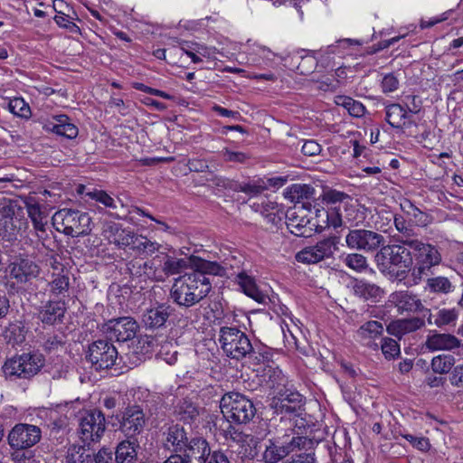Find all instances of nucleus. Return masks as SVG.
Here are the masks:
<instances>
[{
    "label": "nucleus",
    "instance_id": "51",
    "mask_svg": "<svg viewBox=\"0 0 463 463\" xmlns=\"http://www.w3.org/2000/svg\"><path fill=\"white\" fill-rule=\"evenodd\" d=\"M8 109L15 116L29 118L31 117L30 106L22 98H14L8 103Z\"/></svg>",
    "mask_w": 463,
    "mask_h": 463
},
{
    "label": "nucleus",
    "instance_id": "63",
    "mask_svg": "<svg viewBox=\"0 0 463 463\" xmlns=\"http://www.w3.org/2000/svg\"><path fill=\"white\" fill-rule=\"evenodd\" d=\"M316 458L314 453H299L293 455L282 463H316Z\"/></svg>",
    "mask_w": 463,
    "mask_h": 463
},
{
    "label": "nucleus",
    "instance_id": "34",
    "mask_svg": "<svg viewBox=\"0 0 463 463\" xmlns=\"http://www.w3.org/2000/svg\"><path fill=\"white\" fill-rule=\"evenodd\" d=\"M2 335L8 345L14 346L25 341L26 329L21 321L15 320L5 327Z\"/></svg>",
    "mask_w": 463,
    "mask_h": 463
},
{
    "label": "nucleus",
    "instance_id": "33",
    "mask_svg": "<svg viewBox=\"0 0 463 463\" xmlns=\"http://www.w3.org/2000/svg\"><path fill=\"white\" fill-rule=\"evenodd\" d=\"M24 204L33 228L37 232V236L43 239L39 232H45V225L47 224L45 214L42 212L40 204L33 202L32 199L25 200Z\"/></svg>",
    "mask_w": 463,
    "mask_h": 463
},
{
    "label": "nucleus",
    "instance_id": "1",
    "mask_svg": "<svg viewBox=\"0 0 463 463\" xmlns=\"http://www.w3.org/2000/svg\"><path fill=\"white\" fill-rule=\"evenodd\" d=\"M190 266L194 269L177 278L170 291L173 301L184 307H193L206 298L212 289L209 275H226L225 268L216 261L194 257Z\"/></svg>",
    "mask_w": 463,
    "mask_h": 463
},
{
    "label": "nucleus",
    "instance_id": "5",
    "mask_svg": "<svg viewBox=\"0 0 463 463\" xmlns=\"http://www.w3.org/2000/svg\"><path fill=\"white\" fill-rule=\"evenodd\" d=\"M45 359L36 352L24 353L5 361L3 365L5 375L11 379H31L44 365Z\"/></svg>",
    "mask_w": 463,
    "mask_h": 463
},
{
    "label": "nucleus",
    "instance_id": "24",
    "mask_svg": "<svg viewBox=\"0 0 463 463\" xmlns=\"http://www.w3.org/2000/svg\"><path fill=\"white\" fill-rule=\"evenodd\" d=\"M65 310L63 302L50 300L41 307L38 317L43 324L54 325L62 320Z\"/></svg>",
    "mask_w": 463,
    "mask_h": 463
},
{
    "label": "nucleus",
    "instance_id": "13",
    "mask_svg": "<svg viewBox=\"0 0 463 463\" xmlns=\"http://www.w3.org/2000/svg\"><path fill=\"white\" fill-rule=\"evenodd\" d=\"M119 422V430L128 439H136L135 437L143 431L146 415L139 406H128L123 411Z\"/></svg>",
    "mask_w": 463,
    "mask_h": 463
},
{
    "label": "nucleus",
    "instance_id": "8",
    "mask_svg": "<svg viewBox=\"0 0 463 463\" xmlns=\"http://www.w3.org/2000/svg\"><path fill=\"white\" fill-rule=\"evenodd\" d=\"M106 430L105 415L99 410L85 411L79 420V434L85 444L99 441Z\"/></svg>",
    "mask_w": 463,
    "mask_h": 463
},
{
    "label": "nucleus",
    "instance_id": "28",
    "mask_svg": "<svg viewBox=\"0 0 463 463\" xmlns=\"http://www.w3.org/2000/svg\"><path fill=\"white\" fill-rule=\"evenodd\" d=\"M425 325L424 319L420 317H411L398 319L392 322L387 330L391 335L402 337L403 335L414 332Z\"/></svg>",
    "mask_w": 463,
    "mask_h": 463
},
{
    "label": "nucleus",
    "instance_id": "53",
    "mask_svg": "<svg viewBox=\"0 0 463 463\" xmlns=\"http://www.w3.org/2000/svg\"><path fill=\"white\" fill-rule=\"evenodd\" d=\"M250 207L254 212L260 213L264 217L266 214L273 211H277L279 204L276 202L271 201L269 198L264 197L258 202H254Z\"/></svg>",
    "mask_w": 463,
    "mask_h": 463
},
{
    "label": "nucleus",
    "instance_id": "22",
    "mask_svg": "<svg viewBox=\"0 0 463 463\" xmlns=\"http://www.w3.org/2000/svg\"><path fill=\"white\" fill-rule=\"evenodd\" d=\"M383 333V326L381 322L371 320L363 324L356 334L364 345L373 350H377L379 345L375 342Z\"/></svg>",
    "mask_w": 463,
    "mask_h": 463
},
{
    "label": "nucleus",
    "instance_id": "61",
    "mask_svg": "<svg viewBox=\"0 0 463 463\" xmlns=\"http://www.w3.org/2000/svg\"><path fill=\"white\" fill-rule=\"evenodd\" d=\"M402 437L419 450L428 451L430 448V440L428 438L415 437L411 434H405L402 435Z\"/></svg>",
    "mask_w": 463,
    "mask_h": 463
},
{
    "label": "nucleus",
    "instance_id": "20",
    "mask_svg": "<svg viewBox=\"0 0 463 463\" xmlns=\"http://www.w3.org/2000/svg\"><path fill=\"white\" fill-rule=\"evenodd\" d=\"M385 120L392 128L399 130H404L415 125L411 113L400 103L385 106Z\"/></svg>",
    "mask_w": 463,
    "mask_h": 463
},
{
    "label": "nucleus",
    "instance_id": "25",
    "mask_svg": "<svg viewBox=\"0 0 463 463\" xmlns=\"http://www.w3.org/2000/svg\"><path fill=\"white\" fill-rule=\"evenodd\" d=\"M224 437L227 440L241 447L244 457L249 458V456L251 455V449L250 448L256 445V440L252 436L241 431L240 429L231 424H229L227 429L224 430Z\"/></svg>",
    "mask_w": 463,
    "mask_h": 463
},
{
    "label": "nucleus",
    "instance_id": "47",
    "mask_svg": "<svg viewBox=\"0 0 463 463\" xmlns=\"http://www.w3.org/2000/svg\"><path fill=\"white\" fill-rule=\"evenodd\" d=\"M150 263L151 259L146 261H131L128 264V269L132 275L153 280L152 273L154 269H152Z\"/></svg>",
    "mask_w": 463,
    "mask_h": 463
},
{
    "label": "nucleus",
    "instance_id": "37",
    "mask_svg": "<svg viewBox=\"0 0 463 463\" xmlns=\"http://www.w3.org/2000/svg\"><path fill=\"white\" fill-rule=\"evenodd\" d=\"M50 292L56 297H65L70 288V278L68 271H64L63 269L60 273H53L52 280L48 283Z\"/></svg>",
    "mask_w": 463,
    "mask_h": 463
},
{
    "label": "nucleus",
    "instance_id": "18",
    "mask_svg": "<svg viewBox=\"0 0 463 463\" xmlns=\"http://www.w3.org/2000/svg\"><path fill=\"white\" fill-rule=\"evenodd\" d=\"M212 453L210 445L205 439L193 437L181 456L185 463H206Z\"/></svg>",
    "mask_w": 463,
    "mask_h": 463
},
{
    "label": "nucleus",
    "instance_id": "21",
    "mask_svg": "<svg viewBox=\"0 0 463 463\" xmlns=\"http://www.w3.org/2000/svg\"><path fill=\"white\" fill-rule=\"evenodd\" d=\"M406 245L416 252V260L420 264L432 268L441 261L439 250L429 243H424L420 240L407 241Z\"/></svg>",
    "mask_w": 463,
    "mask_h": 463
},
{
    "label": "nucleus",
    "instance_id": "42",
    "mask_svg": "<svg viewBox=\"0 0 463 463\" xmlns=\"http://www.w3.org/2000/svg\"><path fill=\"white\" fill-rule=\"evenodd\" d=\"M93 456L83 446L72 445L66 455V463H92Z\"/></svg>",
    "mask_w": 463,
    "mask_h": 463
},
{
    "label": "nucleus",
    "instance_id": "44",
    "mask_svg": "<svg viewBox=\"0 0 463 463\" xmlns=\"http://www.w3.org/2000/svg\"><path fill=\"white\" fill-rule=\"evenodd\" d=\"M339 238L336 236H331L318 241L315 246L316 250L321 260L326 258L331 257L337 249Z\"/></svg>",
    "mask_w": 463,
    "mask_h": 463
},
{
    "label": "nucleus",
    "instance_id": "59",
    "mask_svg": "<svg viewBox=\"0 0 463 463\" xmlns=\"http://www.w3.org/2000/svg\"><path fill=\"white\" fill-rule=\"evenodd\" d=\"M289 193L293 200H298L299 198L307 199L312 196L314 188L307 184H294L291 186Z\"/></svg>",
    "mask_w": 463,
    "mask_h": 463
},
{
    "label": "nucleus",
    "instance_id": "40",
    "mask_svg": "<svg viewBox=\"0 0 463 463\" xmlns=\"http://www.w3.org/2000/svg\"><path fill=\"white\" fill-rule=\"evenodd\" d=\"M110 232L117 235L114 239V243L119 248L131 247L134 250L138 235L130 231L120 230L118 224H112L109 226Z\"/></svg>",
    "mask_w": 463,
    "mask_h": 463
},
{
    "label": "nucleus",
    "instance_id": "29",
    "mask_svg": "<svg viewBox=\"0 0 463 463\" xmlns=\"http://www.w3.org/2000/svg\"><path fill=\"white\" fill-rule=\"evenodd\" d=\"M174 413L176 418L184 423L194 422L200 414L199 406L190 398H184L175 405Z\"/></svg>",
    "mask_w": 463,
    "mask_h": 463
},
{
    "label": "nucleus",
    "instance_id": "2",
    "mask_svg": "<svg viewBox=\"0 0 463 463\" xmlns=\"http://www.w3.org/2000/svg\"><path fill=\"white\" fill-rule=\"evenodd\" d=\"M311 445L312 440L310 439L301 436L295 430L290 429L289 432L267 440L262 453V460L265 463H278L290 453Z\"/></svg>",
    "mask_w": 463,
    "mask_h": 463
},
{
    "label": "nucleus",
    "instance_id": "26",
    "mask_svg": "<svg viewBox=\"0 0 463 463\" xmlns=\"http://www.w3.org/2000/svg\"><path fill=\"white\" fill-rule=\"evenodd\" d=\"M53 122L46 125L48 130L69 139L75 138L78 136V128L70 121L68 116L64 114L57 115L53 117Z\"/></svg>",
    "mask_w": 463,
    "mask_h": 463
},
{
    "label": "nucleus",
    "instance_id": "58",
    "mask_svg": "<svg viewBox=\"0 0 463 463\" xmlns=\"http://www.w3.org/2000/svg\"><path fill=\"white\" fill-rule=\"evenodd\" d=\"M349 196L342 192H338L335 190H330L323 194V201L330 206H340V203H343L345 199H348Z\"/></svg>",
    "mask_w": 463,
    "mask_h": 463
},
{
    "label": "nucleus",
    "instance_id": "60",
    "mask_svg": "<svg viewBox=\"0 0 463 463\" xmlns=\"http://www.w3.org/2000/svg\"><path fill=\"white\" fill-rule=\"evenodd\" d=\"M55 23L60 26L68 29L71 33H77L80 32V27L71 21L70 16L62 12H58L54 16Z\"/></svg>",
    "mask_w": 463,
    "mask_h": 463
},
{
    "label": "nucleus",
    "instance_id": "36",
    "mask_svg": "<svg viewBox=\"0 0 463 463\" xmlns=\"http://www.w3.org/2000/svg\"><path fill=\"white\" fill-rule=\"evenodd\" d=\"M394 226L399 232L398 235H394L393 238L396 241L406 245L407 241H419L414 238L415 232L413 226L408 222L402 215H394Z\"/></svg>",
    "mask_w": 463,
    "mask_h": 463
},
{
    "label": "nucleus",
    "instance_id": "17",
    "mask_svg": "<svg viewBox=\"0 0 463 463\" xmlns=\"http://www.w3.org/2000/svg\"><path fill=\"white\" fill-rule=\"evenodd\" d=\"M10 277L17 283L25 284L37 278L41 269L33 260L28 258L15 259L9 265Z\"/></svg>",
    "mask_w": 463,
    "mask_h": 463
},
{
    "label": "nucleus",
    "instance_id": "39",
    "mask_svg": "<svg viewBox=\"0 0 463 463\" xmlns=\"http://www.w3.org/2000/svg\"><path fill=\"white\" fill-rule=\"evenodd\" d=\"M340 260L348 269L358 273L365 272L369 269L367 258L362 253L343 254Z\"/></svg>",
    "mask_w": 463,
    "mask_h": 463
},
{
    "label": "nucleus",
    "instance_id": "46",
    "mask_svg": "<svg viewBox=\"0 0 463 463\" xmlns=\"http://www.w3.org/2000/svg\"><path fill=\"white\" fill-rule=\"evenodd\" d=\"M455 364V358L449 354H440L431 360V369L436 373H447Z\"/></svg>",
    "mask_w": 463,
    "mask_h": 463
},
{
    "label": "nucleus",
    "instance_id": "3",
    "mask_svg": "<svg viewBox=\"0 0 463 463\" xmlns=\"http://www.w3.org/2000/svg\"><path fill=\"white\" fill-rule=\"evenodd\" d=\"M92 220L88 213L72 209H61L52 216V225L59 232L67 236L83 237L92 230Z\"/></svg>",
    "mask_w": 463,
    "mask_h": 463
},
{
    "label": "nucleus",
    "instance_id": "54",
    "mask_svg": "<svg viewBox=\"0 0 463 463\" xmlns=\"http://www.w3.org/2000/svg\"><path fill=\"white\" fill-rule=\"evenodd\" d=\"M382 352L386 359H393L400 354V345L392 338H383L381 344Z\"/></svg>",
    "mask_w": 463,
    "mask_h": 463
},
{
    "label": "nucleus",
    "instance_id": "45",
    "mask_svg": "<svg viewBox=\"0 0 463 463\" xmlns=\"http://www.w3.org/2000/svg\"><path fill=\"white\" fill-rule=\"evenodd\" d=\"M22 210L17 200L5 197L0 199V219L16 217Z\"/></svg>",
    "mask_w": 463,
    "mask_h": 463
},
{
    "label": "nucleus",
    "instance_id": "31",
    "mask_svg": "<svg viewBox=\"0 0 463 463\" xmlns=\"http://www.w3.org/2000/svg\"><path fill=\"white\" fill-rule=\"evenodd\" d=\"M236 279L239 286L247 296L258 303H264L266 301L267 296L258 288L252 277L242 271L237 275Z\"/></svg>",
    "mask_w": 463,
    "mask_h": 463
},
{
    "label": "nucleus",
    "instance_id": "56",
    "mask_svg": "<svg viewBox=\"0 0 463 463\" xmlns=\"http://www.w3.org/2000/svg\"><path fill=\"white\" fill-rule=\"evenodd\" d=\"M221 154L226 162L244 164L250 159L248 154L241 151H232L228 147L223 148Z\"/></svg>",
    "mask_w": 463,
    "mask_h": 463
},
{
    "label": "nucleus",
    "instance_id": "10",
    "mask_svg": "<svg viewBox=\"0 0 463 463\" xmlns=\"http://www.w3.org/2000/svg\"><path fill=\"white\" fill-rule=\"evenodd\" d=\"M118 350L109 340H97L89 345L86 359L95 370L111 368L118 359Z\"/></svg>",
    "mask_w": 463,
    "mask_h": 463
},
{
    "label": "nucleus",
    "instance_id": "52",
    "mask_svg": "<svg viewBox=\"0 0 463 463\" xmlns=\"http://www.w3.org/2000/svg\"><path fill=\"white\" fill-rule=\"evenodd\" d=\"M234 191L245 193L250 196H257L267 189L264 182L254 181L244 184H238L235 187H232Z\"/></svg>",
    "mask_w": 463,
    "mask_h": 463
},
{
    "label": "nucleus",
    "instance_id": "6",
    "mask_svg": "<svg viewBox=\"0 0 463 463\" xmlns=\"http://www.w3.org/2000/svg\"><path fill=\"white\" fill-rule=\"evenodd\" d=\"M219 343L227 356L232 359L241 360L254 354V346L248 335L237 327H221Z\"/></svg>",
    "mask_w": 463,
    "mask_h": 463
},
{
    "label": "nucleus",
    "instance_id": "11",
    "mask_svg": "<svg viewBox=\"0 0 463 463\" xmlns=\"http://www.w3.org/2000/svg\"><path fill=\"white\" fill-rule=\"evenodd\" d=\"M42 430L35 425L18 423L9 432L7 440L11 448L21 450L29 449L41 440Z\"/></svg>",
    "mask_w": 463,
    "mask_h": 463
},
{
    "label": "nucleus",
    "instance_id": "38",
    "mask_svg": "<svg viewBox=\"0 0 463 463\" xmlns=\"http://www.w3.org/2000/svg\"><path fill=\"white\" fill-rule=\"evenodd\" d=\"M426 288L435 294L447 295L454 291L455 286L449 277L436 276L427 279Z\"/></svg>",
    "mask_w": 463,
    "mask_h": 463
},
{
    "label": "nucleus",
    "instance_id": "57",
    "mask_svg": "<svg viewBox=\"0 0 463 463\" xmlns=\"http://www.w3.org/2000/svg\"><path fill=\"white\" fill-rule=\"evenodd\" d=\"M87 195L90 198L94 199L97 202L102 203L106 207L112 208V209L117 208L115 200L109 194H108L105 191L95 189L91 192H88Z\"/></svg>",
    "mask_w": 463,
    "mask_h": 463
},
{
    "label": "nucleus",
    "instance_id": "49",
    "mask_svg": "<svg viewBox=\"0 0 463 463\" xmlns=\"http://www.w3.org/2000/svg\"><path fill=\"white\" fill-rule=\"evenodd\" d=\"M320 215L325 217L323 223L326 224V227L332 226L334 228H337L343 224L340 213V206H330L327 208V210L322 209Z\"/></svg>",
    "mask_w": 463,
    "mask_h": 463
},
{
    "label": "nucleus",
    "instance_id": "4",
    "mask_svg": "<svg viewBox=\"0 0 463 463\" xmlns=\"http://www.w3.org/2000/svg\"><path fill=\"white\" fill-rule=\"evenodd\" d=\"M223 417L229 422L246 424L253 419L256 408L253 402L240 392H227L220 402Z\"/></svg>",
    "mask_w": 463,
    "mask_h": 463
},
{
    "label": "nucleus",
    "instance_id": "35",
    "mask_svg": "<svg viewBox=\"0 0 463 463\" xmlns=\"http://www.w3.org/2000/svg\"><path fill=\"white\" fill-rule=\"evenodd\" d=\"M425 311L429 315L428 323L434 324L438 327L455 325L458 317V312L455 308H442L439 309L435 315H432L430 309H425Z\"/></svg>",
    "mask_w": 463,
    "mask_h": 463
},
{
    "label": "nucleus",
    "instance_id": "62",
    "mask_svg": "<svg viewBox=\"0 0 463 463\" xmlns=\"http://www.w3.org/2000/svg\"><path fill=\"white\" fill-rule=\"evenodd\" d=\"M399 87V80L392 73L386 74L382 80V89L384 93L396 90Z\"/></svg>",
    "mask_w": 463,
    "mask_h": 463
},
{
    "label": "nucleus",
    "instance_id": "50",
    "mask_svg": "<svg viewBox=\"0 0 463 463\" xmlns=\"http://www.w3.org/2000/svg\"><path fill=\"white\" fill-rule=\"evenodd\" d=\"M375 252L374 261L378 269L383 272L387 270L389 273H392L393 270L392 269V265L389 263L390 245L383 244Z\"/></svg>",
    "mask_w": 463,
    "mask_h": 463
},
{
    "label": "nucleus",
    "instance_id": "14",
    "mask_svg": "<svg viewBox=\"0 0 463 463\" xmlns=\"http://www.w3.org/2000/svg\"><path fill=\"white\" fill-rule=\"evenodd\" d=\"M163 437L165 449L175 454H181L193 438L188 437L186 430L180 424L168 426L163 432Z\"/></svg>",
    "mask_w": 463,
    "mask_h": 463
},
{
    "label": "nucleus",
    "instance_id": "19",
    "mask_svg": "<svg viewBox=\"0 0 463 463\" xmlns=\"http://www.w3.org/2000/svg\"><path fill=\"white\" fill-rule=\"evenodd\" d=\"M389 302L397 308L400 314L403 312H420L426 309L421 300L416 295L407 290L392 293L389 297Z\"/></svg>",
    "mask_w": 463,
    "mask_h": 463
},
{
    "label": "nucleus",
    "instance_id": "23",
    "mask_svg": "<svg viewBox=\"0 0 463 463\" xmlns=\"http://www.w3.org/2000/svg\"><path fill=\"white\" fill-rule=\"evenodd\" d=\"M425 345L431 351H453L461 346V341L451 334L434 333L427 336Z\"/></svg>",
    "mask_w": 463,
    "mask_h": 463
},
{
    "label": "nucleus",
    "instance_id": "55",
    "mask_svg": "<svg viewBox=\"0 0 463 463\" xmlns=\"http://www.w3.org/2000/svg\"><path fill=\"white\" fill-rule=\"evenodd\" d=\"M296 260L306 264H316L321 261L315 246L306 247L297 253Z\"/></svg>",
    "mask_w": 463,
    "mask_h": 463
},
{
    "label": "nucleus",
    "instance_id": "30",
    "mask_svg": "<svg viewBox=\"0 0 463 463\" xmlns=\"http://www.w3.org/2000/svg\"><path fill=\"white\" fill-rule=\"evenodd\" d=\"M353 290L355 296L364 300L374 302L378 301L383 293V290L379 286L364 279H355Z\"/></svg>",
    "mask_w": 463,
    "mask_h": 463
},
{
    "label": "nucleus",
    "instance_id": "7",
    "mask_svg": "<svg viewBox=\"0 0 463 463\" xmlns=\"http://www.w3.org/2000/svg\"><path fill=\"white\" fill-rule=\"evenodd\" d=\"M345 244L350 250L373 253L385 244V238L379 232L364 228L349 230Z\"/></svg>",
    "mask_w": 463,
    "mask_h": 463
},
{
    "label": "nucleus",
    "instance_id": "41",
    "mask_svg": "<svg viewBox=\"0 0 463 463\" xmlns=\"http://www.w3.org/2000/svg\"><path fill=\"white\" fill-rule=\"evenodd\" d=\"M162 245L156 241H152L148 238L138 235L134 250L146 258L151 257L156 253H159L162 249Z\"/></svg>",
    "mask_w": 463,
    "mask_h": 463
},
{
    "label": "nucleus",
    "instance_id": "43",
    "mask_svg": "<svg viewBox=\"0 0 463 463\" xmlns=\"http://www.w3.org/2000/svg\"><path fill=\"white\" fill-rule=\"evenodd\" d=\"M335 103L347 109L353 117H362L365 112V107L360 102L348 96H336Z\"/></svg>",
    "mask_w": 463,
    "mask_h": 463
},
{
    "label": "nucleus",
    "instance_id": "12",
    "mask_svg": "<svg viewBox=\"0 0 463 463\" xmlns=\"http://www.w3.org/2000/svg\"><path fill=\"white\" fill-rule=\"evenodd\" d=\"M139 326L131 317H122L109 320L102 326L103 333L110 339L118 342H127L133 339Z\"/></svg>",
    "mask_w": 463,
    "mask_h": 463
},
{
    "label": "nucleus",
    "instance_id": "64",
    "mask_svg": "<svg viewBox=\"0 0 463 463\" xmlns=\"http://www.w3.org/2000/svg\"><path fill=\"white\" fill-rule=\"evenodd\" d=\"M450 383L458 388H463V364L457 365L450 373Z\"/></svg>",
    "mask_w": 463,
    "mask_h": 463
},
{
    "label": "nucleus",
    "instance_id": "32",
    "mask_svg": "<svg viewBox=\"0 0 463 463\" xmlns=\"http://www.w3.org/2000/svg\"><path fill=\"white\" fill-rule=\"evenodd\" d=\"M27 222L16 217L8 219H0V237L7 241L16 240L19 232L23 226L25 227Z\"/></svg>",
    "mask_w": 463,
    "mask_h": 463
},
{
    "label": "nucleus",
    "instance_id": "48",
    "mask_svg": "<svg viewBox=\"0 0 463 463\" xmlns=\"http://www.w3.org/2000/svg\"><path fill=\"white\" fill-rule=\"evenodd\" d=\"M309 223L308 220H305L304 218L301 220H298L297 217H288V221L287 222V227L291 233L296 236L308 237L311 228L307 229V224Z\"/></svg>",
    "mask_w": 463,
    "mask_h": 463
},
{
    "label": "nucleus",
    "instance_id": "9",
    "mask_svg": "<svg viewBox=\"0 0 463 463\" xmlns=\"http://www.w3.org/2000/svg\"><path fill=\"white\" fill-rule=\"evenodd\" d=\"M194 257L192 256L188 260L177 259L161 250L151 259L150 264L152 269H154L152 273L153 280L164 281L166 278L180 273L191 265V260Z\"/></svg>",
    "mask_w": 463,
    "mask_h": 463
},
{
    "label": "nucleus",
    "instance_id": "27",
    "mask_svg": "<svg viewBox=\"0 0 463 463\" xmlns=\"http://www.w3.org/2000/svg\"><path fill=\"white\" fill-rule=\"evenodd\" d=\"M138 448L137 439H128L120 441L114 453L116 463H137Z\"/></svg>",
    "mask_w": 463,
    "mask_h": 463
},
{
    "label": "nucleus",
    "instance_id": "15",
    "mask_svg": "<svg viewBox=\"0 0 463 463\" xmlns=\"http://www.w3.org/2000/svg\"><path fill=\"white\" fill-rule=\"evenodd\" d=\"M174 307L167 303H156L146 308L142 315V323L146 329H159L165 326Z\"/></svg>",
    "mask_w": 463,
    "mask_h": 463
},
{
    "label": "nucleus",
    "instance_id": "16",
    "mask_svg": "<svg viewBox=\"0 0 463 463\" xmlns=\"http://www.w3.org/2000/svg\"><path fill=\"white\" fill-rule=\"evenodd\" d=\"M407 245L392 244L390 245L389 263L392 268H398L395 278L402 280L406 277V273L411 269L413 259L411 250Z\"/></svg>",
    "mask_w": 463,
    "mask_h": 463
}]
</instances>
